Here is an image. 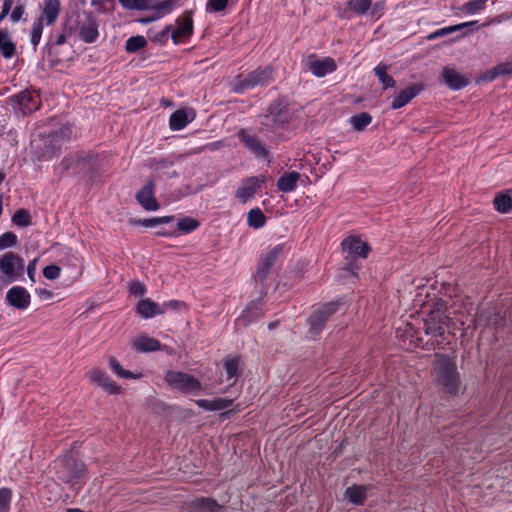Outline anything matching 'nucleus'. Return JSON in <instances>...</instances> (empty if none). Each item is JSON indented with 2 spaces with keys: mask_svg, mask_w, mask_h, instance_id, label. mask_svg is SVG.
I'll list each match as a JSON object with an SVG mask.
<instances>
[{
  "mask_svg": "<svg viewBox=\"0 0 512 512\" xmlns=\"http://www.w3.org/2000/svg\"><path fill=\"white\" fill-rule=\"evenodd\" d=\"M180 158L181 156L175 155H169L162 158H152L149 161V167L153 170L156 179L162 180L177 178L179 174L177 171L172 170V167Z\"/></svg>",
  "mask_w": 512,
  "mask_h": 512,
  "instance_id": "obj_11",
  "label": "nucleus"
},
{
  "mask_svg": "<svg viewBox=\"0 0 512 512\" xmlns=\"http://www.w3.org/2000/svg\"><path fill=\"white\" fill-rule=\"evenodd\" d=\"M12 222L18 227H28L32 224L31 215L26 209H18L12 216Z\"/></svg>",
  "mask_w": 512,
  "mask_h": 512,
  "instance_id": "obj_49",
  "label": "nucleus"
},
{
  "mask_svg": "<svg viewBox=\"0 0 512 512\" xmlns=\"http://www.w3.org/2000/svg\"><path fill=\"white\" fill-rule=\"evenodd\" d=\"M91 379L109 394L115 395L120 392L119 386L110 378L108 374L101 370L93 371L91 374Z\"/></svg>",
  "mask_w": 512,
  "mask_h": 512,
  "instance_id": "obj_27",
  "label": "nucleus"
},
{
  "mask_svg": "<svg viewBox=\"0 0 512 512\" xmlns=\"http://www.w3.org/2000/svg\"><path fill=\"white\" fill-rule=\"evenodd\" d=\"M24 14V7L19 5L14 8V10L11 13L10 19L13 23L18 22Z\"/></svg>",
  "mask_w": 512,
  "mask_h": 512,
  "instance_id": "obj_59",
  "label": "nucleus"
},
{
  "mask_svg": "<svg viewBox=\"0 0 512 512\" xmlns=\"http://www.w3.org/2000/svg\"><path fill=\"white\" fill-rule=\"evenodd\" d=\"M449 318L437 312L430 313L424 320V331L427 335L438 338L443 337L448 326Z\"/></svg>",
  "mask_w": 512,
  "mask_h": 512,
  "instance_id": "obj_15",
  "label": "nucleus"
},
{
  "mask_svg": "<svg viewBox=\"0 0 512 512\" xmlns=\"http://www.w3.org/2000/svg\"><path fill=\"white\" fill-rule=\"evenodd\" d=\"M372 7V13L371 15L373 17H377L379 18L380 16H382L383 14V11H384V8H385V3L382 1V2H376Z\"/></svg>",
  "mask_w": 512,
  "mask_h": 512,
  "instance_id": "obj_60",
  "label": "nucleus"
},
{
  "mask_svg": "<svg viewBox=\"0 0 512 512\" xmlns=\"http://www.w3.org/2000/svg\"><path fill=\"white\" fill-rule=\"evenodd\" d=\"M174 220V216H162V217H152L147 219H136L132 223L134 225L152 228L162 224H168Z\"/></svg>",
  "mask_w": 512,
  "mask_h": 512,
  "instance_id": "obj_39",
  "label": "nucleus"
},
{
  "mask_svg": "<svg viewBox=\"0 0 512 512\" xmlns=\"http://www.w3.org/2000/svg\"><path fill=\"white\" fill-rule=\"evenodd\" d=\"M137 312L144 318H152L164 313L160 305L150 299H143L138 303Z\"/></svg>",
  "mask_w": 512,
  "mask_h": 512,
  "instance_id": "obj_30",
  "label": "nucleus"
},
{
  "mask_svg": "<svg viewBox=\"0 0 512 512\" xmlns=\"http://www.w3.org/2000/svg\"><path fill=\"white\" fill-rule=\"evenodd\" d=\"M42 32H43V19H42V18H38V19L33 23L32 31H31V39H30V42H31V44H32L34 47H36V46L39 44L40 39H41Z\"/></svg>",
  "mask_w": 512,
  "mask_h": 512,
  "instance_id": "obj_51",
  "label": "nucleus"
},
{
  "mask_svg": "<svg viewBox=\"0 0 512 512\" xmlns=\"http://www.w3.org/2000/svg\"><path fill=\"white\" fill-rule=\"evenodd\" d=\"M109 0H91V5L95 8H97L98 11L104 12L105 7L104 4L108 2Z\"/></svg>",
  "mask_w": 512,
  "mask_h": 512,
  "instance_id": "obj_64",
  "label": "nucleus"
},
{
  "mask_svg": "<svg viewBox=\"0 0 512 512\" xmlns=\"http://www.w3.org/2000/svg\"><path fill=\"white\" fill-rule=\"evenodd\" d=\"M306 66L308 70L318 78L331 74L337 69L336 62L333 58L325 57L323 59H318L315 54H310L307 57Z\"/></svg>",
  "mask_w": 512,
  "mask_h": 512,
  "instance_id": "obj_13",
  "label": "nucleus"
},
{
  "mask_svg": "<svg viewBox=\"0 0 512 512\" xmlns=\"http://www.w3.org/2000/svg\"><path fill=\"white\" fill-rule=\"evenodd\" d=\"M73 127L71 125H63L57 130L52 131L42 139L44 148L39 152V157L49 160L58 154L62 145L72 138Z\"/></svg>",
  "mask_w": 512,
  "mask_h": 512,
  "instance_id": "obj_6",
  "label": "nucleus"
},
{
  "mask_svg": "<svg viewBox=\"0 0 512 512\" xmlns=\"http://www.w3.org/2000/svg\"><path fill=\"white\" fill-rule=\"evenodd\" d=\"M432 374L436 385L445 394L456 396L460 392L462 381L454 357L436 353Z\"/></svg>",
  "mask_w": 512,
  "mask_h": 512,
  "instance_id": "obj_1",
  "label": "nucleus"
},
{
  "mask_svg": "<svg viewBox=\"0 0 512 512\" xmlns=\"http://www.w3.org/2000/svg\"><path fill=\"white\" fill-rule=\"evenodd\" d=\"M340 305V301H331L313 311L308 318L309 332L312 335L320 334L329 318L339 310Z\"/></svg>",
  "mask_w": 512,
  "mask_h": 512,
  "instance_id": "obj_8",
  "label": "nucleus"
},
{
  "mask_svg": "<svg viewBox=\"0 0 512 512\" xmlns=\"http://www.w3.org/2000/svg\"><path fill=\"white\" fill-rule=\"evenodd\" d=\"M8 100L14 109L20 110L24 115L31 114L40 108L39 96L28 90L12 95Z\"/></svg>",
  "mask_w": 512,
  "mask_h": 512,
  "instance_id": "obj_12",
  "label": "nucleus"
},
{
  "mask_svg": "<svg viewBox=\"0 0 512 512\" xmlns=\"http://www.w3.org/2000/svg\"><path fill=\"white\" fill-rule=\"evenodd\" d=\"M372 116L368 112H361L349 118V123L352 128L357 131H363L372 122Z\"/></svg>",
  "mask_w": 512,
  "mask_h": 512,
  "instance_id": "obj_35",
  "label": "nucleus"
},
{
  "mask_svg": "<svg viewBox=\"0 0 512 512\" xmlns=\"http://www.w3.org/2000/svg\"><path fill=\"white\" fill-rule=\"evenodd\" d=\"M343 251L360 258H367L371 248L367 242L362 241L358 236H349L341 242Z\"/></svg>",
  "mask_w": 512,
  "mask_h": 512,
  "instance_id": "obj_20",
  "label": "nucleus"
},
{
  "mask_svg": "<svg viewBox=\"0 0 512 512\" xmlns=\"http://www.w3.org/2000/svg\"><path fill=\"white\" fill-rule=\"evenodd\" d=\"M184 305V303L178 301V300H170V301H167V302H164L163 303V309L164 311L166 309H172V310H176L178 309L180 306Z\"/></svg>",
  "mask_w": 512,
  "mask_h": 512,
  "instance_id": "obj_63",
  "label": "nucleus"
},
{
  "mask_svg": "<svg viewBox=\"0 0 512 512\" xmlns=\"http://www.w3.org/2000/svg\"><path fill=\"white\" fill-rule=\"evenodd\" d=\"M273 73L274 69L271 66H265L258 67L244 77L239 75L232 85V91L243 94L247 90L267 86L274 80Z\"/></svg>",
  "mask_w": 512,
  "mask_h": 512,
  "instance_id": "obj_4",
  "label": "nucleus"
},
{
  "mask_svg": "<svg viewBox=\"0 0 512 512\" xmlns=\"http://www.w3.org/2000/svg\"><path fill=\"white\" fill-rule=\"evenodd\" d=\"M266 223V216L260 208L251 209L247 214V224L254 229L262 228Z\"/></svg>",
  "mask_w": 512,
  "mask_h": 512,
  "instance_id": "obj_41",
  "label": "nucleus"
},
{
  "mask_svg": "<svg viewBox=\"0 0 512 512\" xmlns=\"http://www.w3.org/2000/svg\"><path fill=\"white\" fill-rule=\"evenodd\" d=\"M260 296L252 301L237 318V323L247 326L251 323L258 321L264 316L263 304Z\"/></svg>",
  "mask_w": 512,
  "mask_h": 512,
  "instance_id": "obj_18",
  "label": "nucleus"
},
{
  "mask_svg": "<svg viewBox=\"0 0 512 512\" xmlns=\"http://www.w3.org/2000/svg\"><path fill=\"white\" fill-rule=\"evenodd\" d=\"M264 182H265L264 178H259V177L247 178L242 183V185L237 188L236 198H238L242 203H246L258 192V190L261 189Z\"/></svg>",
  "mask_w": 512,
  "mask_h": 512,
  "instance_id": "obj_19",
  "label": "nucleus"
},
{
  "mask_svg": "<svg viewBox=\"0 0 512 512\" xmlns=\"http://www.w3.org/2000/svg\"><path fill=\"white\" fill-rule=\"evenodd\" d=\"M195 118V112L192 108L178 109L170 115L169 128L172 131L184 129Z\"/></svg>",
  "mask_w": 512,
  "mask_h": 512,
  "instance_id": "obj_23",
  "label": "nucleus"
},
{
  "mask_svg": "<svg viewBox=\"0 0 512 512\" xmlns=\"http://www.w3.org/2000/svg\"><path fill=\"white\" fill-rule=\"evenodd\" d=\"M60 12V1L59 0H45L43 17L46 20L47 25H52L58 18Z\"/></svg>",
  "mask_w": 512,
  "mask_h": 512,
  "instance_id": "obj_32",
  "label": "nucleus"
},
{
  "mask_svg": "<svg viewBox=\"0 0 512 512\" xmlns=\"http://www.w3.org/2000/svg\"><path fill=\"white\" fill-rule=\"evenodd\" d=\"M453 34L459 33L454 40H458L465 37L474 31H477L481 26L478 25V21H468L456 25H451Z\"/></svg>",
  "mask_w": 512,
  "mask_h": 512,
  "instance_id": "obj_36",
  "label": "nucleus"
},
{
  "mask_svg": "<svg viewBox=\"0 0 512 512\" xmlns=\"http://www.w3.org/2000/svg\"><path fill=\"white\" fill-rule=\"evenodd\" d=\"M17 236L13 232H5L0 235V250L13 247L17 244Z\"/></svg>",
  "mask_w": 512,
  "mask_h": 512,
  "instance_id": "obj_53",
  "label": "nucleus"
},
{
  "mask_svg": "<svg viewBox=\"0 0 512 512\" xmlns=\"http://www.w3.org/2000/svg\"><path fill=\"white\" fill-rule=\"evenodd\" d=\"M79 34L84 42L93 43L99 36L98 25L94 20H90L80 27Z\"/></svg>",
  "mask_w": 512,
  "mask_h": 512,
  "instance_id": "obj_33",
  "label": "nucleus"
},
{
  "mask_svg": "<svg viewBox=\"0 0 512 512\" xmlns=\"http://www.w3.org/2000/svg\"><path fill=\"white\" fill-rule=\"evenodd\" d=\"M167 383L183 393H190L201 389L200 381L193 375L180 371H168L165 377Z\"/></svg>",
  "mask_w": 512,
  "mask_h": 512,
  "instance_id": "obj_9",
  "label": "nucleus"
},
{
  "mask_svg": "<svg viewBox=\"0 0 512 512\" xmlns=\"http://www.w3.org/2000/svg\"><path fill=\"white\" fill-rule=\"evenodd\" d=\"M264 125L272 124L274 127H283L290 121V114L286 107L280 104H273L269 107V113L265 116Z\"/></svg>",
  "mask_w": 512,
  "mask_h": 512,
  "instance_id": "obj_21",
  "label": "nucleus"
},
{
  "mask_svg": "<svg viewBox=\"0 0 512 512\" xmlns=\"http://www.w3.org/2000/svg\"><path fill=\"white\" fill-rule=\"evenodd\" d=\"M422 90V87L417 84H412L407 88L401 90L396 95L391 103V108L394 110L400 109L407 105L412 99H414Z\"/></svg>",
  "mask_w": 512,
  "mask_h": 512,
  "instance_id": "obj_24",
  "label": "nucleus"
},
{
  "mask_svg": "<svg viewBox=\"0 0 512 512\" xmlns=\"http://www.w3.org/2000/svg\"><path fill=\"white\" fill-rule=\"evenodd\" d=\"M223 368L225 370V373L227 375V380H231L232 378H236L239 376V358L233 357V358H225L223 360Z\"/></svg>",
  "mask_w": 512,
  "mask_h": 512,
  "instance_id": "obj_43",
  "label": "nucleus"
},
{
  "mask_svg": "<svg viewBox=\"0 0 512 512\" xmlns=\"http://www.w3.org/2000/svg\"><path fill=\"white\" fill-rule=\"evenodd\" d=\"M299 179L300 174L296 171L284 173L277 180V188L284 193L292 192L296 189Z\"/></svg>",
  "mask_w": 512,
  "mask_h": 512,
  "instance_id": "obj_29",
  "label": "nucleus"
},
{
  "mask_svg": "<svg viewBox=\"0 0 512 512\" xmlns=\"http://www.w3.org/2000/svg\"><path fill=\"white\" fill-rule=\"evenodd\" d=\"M200 226V222L192 217L186 216L178 220L176 230L180 234H189Z\"/></svg>",
  "mask_w": 512,
  "mask_h": 512,
  "instance_id": "obj_40",
  "label": "nucleus"
},
{
  "mask_svg": "<svg viewBox=\"0 0 512 512\" xmlns=\"http://www.w3.org/2000/svg\"><path fill=\"white\" fill-rule=\"evenodd\" d=\"M495 76L512 75V60L501 63L494 68Z\"/></svg>",
  "mask_w": 512,
  "mask_h": 512,
  "instance_id": "obj_56",
  "label": "nucleus"
},
{
  "mask_svg": "<svg viewBox=\"0 0 512 512\" xmlns=\"http://www.w3.org/2000/svg\"><path fill=\"white\" fill-rule=\"evenodd\" d=\"M6 302L18 310H26L30 305L31 295L24 287L13 286L6 293Z\"/></svg>",
  "mask_w": 512,
  "mask_h": 512,
  "instance_id": "obj_16",
  "label": "nucleus"
},
{
  "mask_svg": "<svg viewBox=\"0 0 512 512\" xmlns=\"http://www.w3.org/2000/svg\"><path fill=\"white\" fill-rule=\"evenodd\" d=\"M61 268L56 264H51L43 269V276L49 280H55L60 276Z\"/></svg>",
  "mask_w": 512,
  "mask_h": 512,
  "instance_id": "obj_54",
  "label": "nucleus"
},
{
  "mask_svg": "<svg viewBox=\"0 0 512 512\" xmlns=\"http://www.w3.org/2000/svg\"><path fill=\"white\" fill-rule=\"evenodd\" d=\"M129 291L133 295L142 296L146 291V287L139 281H133L130 283Z\"/></svg>",
  "mask_w": 512,
  "mask_h": 512,
  "instance_id": "obj_58",
  "label": "nucleus"
},
{
  "mask_svg": "<svg viewBox=\"0 0 512 512\" xmlns=\"http://www.w3.org/2000/svg\"><path fill=\"white\" fill-rule=\"evenodd\" d=\"M233 400L228 398L198 399L195 401L199 408L206 411H222L233 405Z\"/></svg>",
  "mask_w": 512,
  "mask_h": 512,
  "instance_id": "obj_26",
  "label": "nucleus"
},
{
  "mask_svg": "<svg viewBox=\"0 0 512 512\" xmlns=\"http://www.w3.org/2000/svg\"><path fill=\"white\" fill-rule=\"evenodd\" d=\"M345 496L354 505H363L366 500V488L363 486L353 485L345 491Z\"/></svg>",
  "mask_w": 512,
  "mask_h": 512,
  "instance_id": "obj_34",
  "label": "nucleus"
},
{
  "mask_svg": "<svg viewBox=\"0 0 512 512\" xmlns=\"http://www.w3.org/2000/svg\"><path fill=\"white\" fill-rule=\"evenodd\" d=\"M284 245L278 244L269 249L264 255L261 256L253 278L255 280V288L260 297L264 298L268 292L269 286L266 281L271 273L272 268L277 263L280 255L283 253Z\"/></svg>",
  "mask_w": 512,
  "mask_h": 512,
  "instance_id": "obj_3",
  "label": "nucleus"
},
{
  "mask_svg": "<svg viewBox=\"0 0 512 512\" xmlns=\"http://www.w3.org/2000/svg\"><path fill=\"white\" fill-rule=\"evenodd\" d=\"M154 188V179H150L135 196L141 207L147 211H156L159 209V203L154 196Z\"/></svg>",
  "mask_w": 512,
  "mask_h": 512,
  "instance_id": "obj_17",
  "label": "nucleus"
},
{
  "mask_svg": "<svg viewBox=\"0 0 512 512\" xmlns=\"http://www.w3.org/2000/svg\"><path fill=\"white\" fill-rule=\"evenodd\" d=\"M224 506L210 497H198L191 501L187 512H225Z\"/></svg>",
  "mask_w": 512,
  "mask_h": 512,
  "instance_id": "obj_22",
  "label": "nucleus"
},
{
  "mask_svg": "<svg viewBox=\"0 0 512 512\" xmlns=\"http://www.w3.org/2000/svg\"><path fill=\"white\" fill-rule=\"evenodd\" d=\"M170 34L172 35V24L166 25L161 32H158L153 36L149 34V39L152 42L158 43L160 45H165L168 42Z\"/></svg>",
  "mask_w": 512,
  "mask_h": 512,
  "instance_id": "obj_50",
  "label": "nucleus"
},
{
  "mask_svg": "<svg viewBox=\"0 0 512 512\" xmlns=\"http://www.w3.org/2000/svg\"><path fill=\"white\" fill-rule=\"evenodd\" d=\"M488 0H470L464 3L459 9L467 15H475L484 10Z\"/></svg>",
  "mask_w": 512,
  "mask_h": 512,
  "instance_id": "obj_45",
  "label": "nucleus"
},
{
  "mask_svg": "<svg viewBox=\"0 0 512 512\" xmlns=\"http://www.w3.org/2000/svg\"><path fill=\"white\" fill-rule=\"evenodd\" d=\"M176 6V0H164L161 2L154 3L152 0V6L150 10L156 12L157 19H161L165 15L170 14Z\"/></svg>",
  "mask_w": 512,
  "mask_h": 512,
  "instance_id": "obj_37",
  "label": "nucleus"
},
{
  "mask_svg": "<svg viewBox=\"0 0 512 512\" xmlns=\"http://www.w3.org/2000/svg\"><path fill=\"white\" fill-rule=\"evenodd\" d=\"M451 34H453L452 27L447 26V27L437 29L436 31L430 33L426 38H427V40H435L440 37H446Z\"/></svg>",
  "mask_w": 512,
  "mask_h": 512,
  "instance_id": "obj_57",
  "label": "nucleus"
},
{
  "mask_svg": "<svg viewBox=\"0 0 512 512\" xmlns=\"http://www.w3.org/2000/svg\"><path fill=\"white\" fill-rule=\"evenodd\" d=\"M36 263H37V259H34V260L30 261L27 266L28 277L33 282H35Z\"/></svg>",
  "mask_w": 512,
  "mask_h": 512,
  "instance_id": "obj_62",
  "label": "nucleus"
},
{
  "mask_svg": "<svg viewBox=\"0 0 512 512\" xmlns=\"http://www.w3.org/2000/svg\"><path fill=\"white\" fill-rule=\"evenodd\" d=\"M442 78L446 85L452 90H460L469 84V81L463 75L449 67L443 69Z\"/></svg>",
  "mask_w": 512,
  "mask_h": 512,
  "instance_id": "obj_25",
  "label": "nucleus"
},
{
  "mask_svg": "<svg viewBox=\"0 0 512 512\" xmlns=\"http://www.w3.org/2000/svg\"><path fill=\"white\" fill-rule=\"evenodd\" d=\"M178 27L174 29L172 26L171 39L175 45L182 41L188 40L193 35V18L190 11H185L182 16L176 19Z\"/></svg>",
  "mask_w": 512,
  "mask_h": 512,
  "instance_id": "obj_14",
  "label": "nucleus"
},
{
  "mask_svg": "<svg viewBox=\"0 0 512 512\" xmlns=\"http://www.w3.org/2000/svg\"><path fill=\"white\" fill-rule=\"evenodd\" d=\"M109 363L112 371L120 378L137 379L140 377V374H134L131 371L125 370L115 357H110Z\"/></svg>",
  "mask_w": 512,
  "mask_h": 512,
  "instance_id": "obj_46",
  "label": "nucleus"
},
{
  "mask_svg": "<svg viewBox=\"0 0 512 512\" xmlns=\"http://www.w3.org/2000/svg\"><path fill=\"white\" fill-rule=\"evenodd\" d=\"M494 208L501 213H508L512 210V197L509 194L499 193L494 198Z\"/></svg>",
  "mask_w": 512,
  "mask_h": 512,
  "instance_id": "obj_42",
  "label": "nucleus"
},
{
  "mask_svg": "<svg viewBox=\"0 0 512 512\" xmlns=\"http://www.w3.org/2000/svg\"><path fill=\"white\" fill-rule=\"evenodd\" d=\"M62 172L73 170L75 175L94 178L98 173L97 155L90 152H76L64 157L60 163Z\"/></svg>",
  "mask_w": 512,
  "mask_h": 512,
  "instance_id": "obj_2",
  "label": "nucleus"
},
{
  "mask_svg": "<svg viewBox=\"0 0 512 512\" xmlns=\"http://www.w3.org/2000/svg\"><path fill=\"white\" fill-rule=\"evenodd\" d=\"M388 66L379 64L374 68V73L381 82L383 89L393 88L396 85L394 78L387 73Z\"/></svg>",
  "mask_w": 512,
  "mask_h": 512,
  "instance_id": "obj_38",
  "label": "nucleus"
},
{
  "mask_svg": "<svg viewBox=\"0 0 512 512\" xmlns=\"http://www.w3.org/2000/svg\"><path fill=\"white\" fill-rule=\"evenodd\" d=\"M12 499V491L9 488L3 487L0 489V512H7L10 508Z\"/></svg>",
  "mask_w": 512,
  "mask_h": 512,
  "instance_id": "obj_52",
  "label": "nucleus"
},
{
  "mask_svg": "<svg viewBox=\"0 0 512 512\" xmlns=\"http://www.w3.org/2000/svg\"><path fill=\"white\" fill-rule=\"evenodd\" d=\"M147 45V40L144 36L137 35L132 36L126 40L125 50L128 53H136L139 50L145 48Z\"/></svg>",
  "mask_w": 512,
  "mask_h": 512,
  "instance_id": "obj_44",
  "label": "nucleus"
},
{
  "mask_svg": "<svg viewBox=\"0 0 512 512\" xmlns=\"http://www.w3.org/2000/svg\"><path fill=\"white\" fill-rule=\"evenodd\" d=\"M228 5V0H208L207 2V10L213 12H221Z\"/></svg>",
  "mask_w": 512,
  "mask_h": 512,
  "instance_id": "obj_55",
  "label": "nucleus"
},
{
  "mask_svg": "<svg viewBox=\"0 0 512 512\" xmlns=\"http://www.w3.org/2000/svg\"><path fill=\"white\" fill-rule=\"evenodd\" d=\"M0 52L6 59L16 54V44L10 39L7 29H0Z\"/></svg>",
  "mask_w": 512,
  "mask_h": 512,
  "instance_id": "obj_31",
  "label": "nucleus"
},
{
  "mask_svg": "<svg viewBox=\"0 0 512 512\" xmlns=\"http://www.w3.org/2000/svg\"><path fill=\"white\" fill-rule=\"evenodd\" d=\"M56 474L64 483L74 485L85 478L86 467L83 461L67 455L58 461Z\"/></svg>",
  "mask_w": 512,
  "mask_h": 512,
  "instance_id": "obj_5",
  "label": "nucleus"
},
{
  "mask_svg": "<svg viewBox=\"0 0 512 512\" xmlns=\"http://www.w3.org/2000/svg\"><path fill=\"white\" fill-rule=\"evenodd\" d=\"M236 137L242 146L256 159L267 160L270 163V151L266 143L251 128H240Z\"/></svg>",
  "mask_w": 512,
  "mask_h": 512,
  "instance_id": "obj_7",
  "label": "nucleus"
},
{
  "mask_svg": "<svg viewBox=\"0 0 512 512\" xmlns=\"http://www.w3.org/2000/svg\"><path fill=\"white\" fill-rule=\"evenodd\" d=\"M373 0H349L348 8L358 15L366 14L372 6Z\"/></svg>",
  "mask_w": 512,
  "mask_h": 512,
  "instance_id": "obj_47",
  "label": "nucleus"
},
{
  "mask_svg": "<svg viewBox=\"0 0 512 512\" xmlns=\"http://www.w3.org/2000/svg\"><path fill=\"white\" fill-rule=\"evenodd\" d=\"M119 3L128 10H150L152 0H119Z\"/></svg>",
  "mask_w": 512,
  "mask_h": 512,
  "instance_id": "obj_48",
  "label": "nucleus"
},
{
  "mask_svg": "<svg viewBox=\"0 0 512 512\" xmlns=\"http://www.w3.org/2000/svg\"><path fill=\"white\" fill-rule=\"evenodd\" d=\"M132 348L137 352H155L160 350L161 343L155 338L141 335L132 342Z\"/></svg>",
  "mask_w": 512,
  "mask_h": 512,
  "instance_id": "obj_28",
  "label": "nucleus"
},
{
  "mask_svg": "<svg viewBox=\"0 0 512 512\" xmlns=\"http://www.w3.org/2000/svg\"><path fill=\"white\" fill-rule=\"evenodd\" d=\"M156 236H159V237H177V236H179V233L174 228L162 229V230L156 232Z\"/></svg>",
  "mask_w": 512,
  "mask_h": 512,
  "instance_id": "obj_61",
  "label": "nucleus"
},
{
  "mask_svg": "<svg viewBox=\"0 0 512 512\" xmlns=\"http://www.w3.org/2000/svg\"><path fill=\"white\" fill-rule=\"evenodd\" d=\"M0 271L8 282H14L24 272V261L16 253L7 252L0 259Z\"/></svg>",
  "mask_w": 512,
  "mask_h": 512,
  "instance_id": "obj_10",
  "label": "nucleus"
}]
</instances>
